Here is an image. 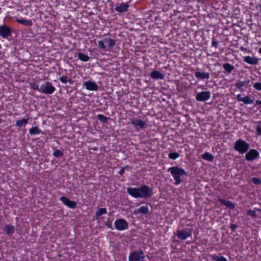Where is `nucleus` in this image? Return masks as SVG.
<instances>
[{
	"label": "nucleus",
	"instance_id": "f257e3e1",
	"mask_svg": "<svg viewBox=\"0 0 261 261\" xmlns=\"http://www.w3.org/2000/svg\"><path fill=\"white\" fill-rule=\"evenodd\" d=\"M153 189L149 186L143 185L139 188L128 187L126 189L127 193L135 198H148L153 195Z\"/></svg>",
	"mask_w": 261,
	"mask_h": 261
},
{
	"label": "nucleus",
	"instance_id": "f03ea898",
	"mask_svg": "<svg viewBox=\"0 0 261 261\" xmlns=\"http://www.w3.org/2000/svg\"><path fill=\"white\" fill-rule=\"evenodd\" d=\"M167 172L170 173L175 180L174 185H179L182 181L181 177L187 175V172L181 167L173 166L167 169Z\"/></svg>",
	"mask_w": 261,
	"mask_h": 261
},
{
	"label": "nucleus",
	"instance_id": "7ed1b4c3",
	"mask_svg": "<svg viewBox=\"0 0 261 261\" xmlns=\"http://www.w3.org/2000/svg\"><path fill=\"white\" fill-rule=\"evenodd\" d=\"M250 148V144L243 139H239L234 144V149L241 154L246 153Z\"/></svg>",
	"mask_w": 261,
	"mask_h": 261
},
{
	"label": "nucleus",
	"instance_id": "20e7f679",
	"mask_svg": "<svg viewBox=\"0 0 261 261\" xmlns=\"http://www.w3.org/2000/svg\"><path fill=\"white\" fill-rule=\"evenodd\" d=\"M145 255L141 249L131 251L128 256V261H144Z\"/></svg>",
	"mask_w": 261,
	"mask_h": 261
},
{
	"label": "nucleus",
	"instance_id": "39448f33",
	"mask_svg": "<svg viewBox=\"0 0 261 261\" xmlns=\"http://www.w3.org/2000/svg\"><path fill=\"white\" fill-rule=\"evenodd\" d=\"M56 91V88L49 82H46L42 84L39 89V92L44 94H52Z\"/></svg>",
	"mask_w": 261,
	"mask_h": 261
},
{
	"label": "nucleus",
	"instance_id": "423d86ee",
	"mask_svg": "<svg viewBox=\"0 0 261 261\" xmlns=\"http://www.w3.org/2000/svg\"><path fill=\"white\" fill-rule=\"evenodd\" d=\"M251 86V81L248 78H246L243 81L237 80L234 84L236 88L242 92H245L246 90V89Z\"/></svg>",
	"mask_w": 261,
	"mask_h": 261
},
{
	"label": "nucleus",
	"instance_id": "0eeeda50",
	"mask_svg": "<svg viewBox=\"0 0 261 261\" xmlns=\"http://www.w3.org/2000/svg\"><path fill=\"white\" fill-rule=\"evenodd\" d=\"M130 124L137 132L143 130L147 125L145 121L136 118L132 119Z\"/></svg>",
	"mask_w": 261,
	"mask_h": 261
},
{
	"label": "nucleus",
	"instance_id": "6e6552de",
	"mask_svg": "<svg viewBox=\"0 0 261 261\" xmlns=\"http://www.w3.org/2000/svg\"><path fill=\"white\" fill-rule=\"evenodd\" d=\"M115 228L118 231H123L128 228L129 224L122 218L116 219L114 222Z\"/></svg>",
	"mask_w": 261,
	"mask_h": 261
},
{
	"label": "nucleus",
	"instance_id": "1a4fd4ad",
	"mask_svg": "<svg viewBox=\"0 0 261 261\" xmlns=\"http://www.w3.org/2000/svg\"><path fill=\"white\" fill-rule=\"evenodd\" d=\"M192 231L191 229L185 228L176 231V236L180 240H186L192 236Z\"/></svg>",
	"mask_w": 261,
	"mask_h": 261
},
{
	"label": "nucleus",
	"instance_id": "9d476101",
	"mask_svg": "<svg viewBox=\"0 0 261 261\" xmlns=\"http://www.w3.org/2000/svg\"><path fill=\"white\" fill-rule=\"evenodd\" d=\"M12 30L8 25L3 24L0 25V36L4 39H7L12 35Z\"/></svg>",
	"mask_w": 261,
	"mask_h": 261
},
{
	"label": "nucleus",
	"instance_id": "9b49d317",
	"mask_svg": "<svg viewBox=\"0 0 261 261\" xmlns=\"http://www.w3.org/2000/svg\"><path fill=\"white\" fill-rule=\"evenodd\" d=\"M259 156V152L255 149H251L246 152L245 159L247 161L250 162L257 159Z\"/></svg>",
	"mask_w": 261,
	"mask_h": 261
},
{
	"label": "nucleus",
	"instance_id": "f8f14e48",
	"mask_svg": "<svg viewBox=\"0 0 261 261\" xmlns=\"http://www.w3.org/2000/svg\"><path fill=\"white\" fill-rule=\"evenodd\" d=\"M211 98L210 91H202L197 93L196 96V100L198 101H205Z\"/></svg>",
	"mask_w": 261,
	"mask_h": 261
},
{
	"label": "nucleus",
	"instance_id": "ddd939ff",
	"mask_svg": "<svg viewBox=\"0 0 261 261\" xmlns=\"http://www.w3.org/2000/svg\"><path fill=\"white\" fill-rule=\"evenodd\" d=\"M59 199L65 205L70 208L74 209L76 206L77 204L75 201L71 200L65 196H61Z\"/></svg>",
	"mask_w": 261,
	"mask_h": 261
},
{
	"label": "nucleus",
	"instance_id": "4468645a",
	"mask_svg": "<svg viewBox=\"0 0 261 261\" xmlns=\"http://www.w3.org/2000/svg\"><path fill=\"white\" fill-rule=\"evenodd\" d=\"M84 86L87 90L89 91H97L98 88L97 84L95 82L91 81H87L84 82Z\"/></svg>",
	"mask_w": 261,
	"mask_h": 261
},
{
	"label": "nucleus",
	"instance_id": "2eb2a0df",
	"mask_svg": "<svg viewBox=\"0 0 261 261\" xmlns=\"http://www.w3.org/2000/svg\"><path fill=\"white\" fill-rule=\"evenodd\" d=\"M218 201L223 205L226 206L230 210H233L235 208V204L229 200H226L224 199L221 198L219 196L217 197Z\"/></svg>",
	"mask_w": 261,
	"mask_h": 261
},
{
	"label": "nucleus",
	"instance_id": "dca6fc26",
	"mask_svg": "<svg viewBox=\"0 0 261 261\" xmlns=\"http://www.w3.org/2000/svg\"><path fill=\"white\" fill-rule=\"evenodd\" d=\"M129 7V5L127 3H122L119 5L117 6L115 10L117 12L121 13L127 12Z\"/></svg>",
	"mask_w": 261,
	"mask_h": 261
},
{
	"label": "nucleus",
	"instance_id": "f3484780",
	"mask_svg": "<svg viewBox=\"0 0 261 261\" xmlns=\"http://www.w3.org/2000/svg\"><path fill=\"white\" fill-rule=\"evenodd\" d=\"M4 230L7 236L12 237L14 233L15 228L14 226L11 224H7L4 227Z\"/></svg>",
	"mask_w": 261,
	"mask_h": 261
},
{
	"label": "nucleus",
	"instance_id": "a211bd4d",
	"mask_svg": "<svg viewBox=\"0 0 261 261\" xmlns=\"http://www.w3.org/2000/svg\"><path fill=\"white\" fill-rule=\"evenodd\" d=\"M135 214H138L139 213L143 215L149 214V209L148 204L145 206L140 207L139 208L136 209L134 211Z\"/></svg>",
	"mask_w": 261,
	"mask_h": 261
},
{
	"label": "nucleus",
	"instance_id": "6ab92c4d",
	"mask_svg": "<svg viewBox=\"0 0 261 261\" xmlns=\"http://www.w3.org/2000/svg\"><path fill=\"white\" fill-rule=\"evenodd\" d=\"M244 61L250 65H255L258 63V60L256 57H250L249 56H245L244 58Z\"/></svg>",
	"mask_w": 261,
	"mask_h": 261
},
{
	"label": "nucleus",
	"instance_id": "aec40b11",
	"mask_svg": "<svg viewBox=\"0 0 261 261\" xmlns=\"http://www.w3.org/2000/svg\"><path fill=\"white\" fill-rule=\"evenodd\" d=\"M150 76L154 80H162L164 78L165 75L158 70H154L150 72Z\"/></svg>",
	"mask_w": 261,
	"mask_h": 261
},
{
	"label": "nucleus",
	"instance_id": "412c9836",
	"mask_svg": "<svg viewBox=\"0 0 261 261\" xmlns=\"http://www.w3.org/2000/svg\"><path fill=\"white\" fill-rule=\"evenodd\" d=\"M15 21L24 26L31 27L33 24L32 20L23 19L22 18H17L15 20Z\"/></svg>",
	"mask_w": 261,
	"mask_h": 261
},
{
	"label": "nucleus",
	"instance_id": "4be33fe9",
	"mask_svg": "<svg viewBox=\"0 0 261 261\" xmlns=\"http://www.w3.org/2000/svg\"><path fill=\"white\" fill-rule=\"evenodd\" d=\"M195 76L198 79H208L210 78V73L205 72L196 71L195 73Z\"/></svg>",
	"mask_w": 261,
	"mask_h": 261
},
{
	"label": "nucleus",
	"instance_id": "5701e85b",
	"mask_svg": "<svg viewBox=\"0 0 261 261\" xmlns=\"http://www.w3.org/2000/svg\"><path fill=\"white\" fill-rule=\"evenodd\" d=\"M104 41L108 47L110 48H112L116 44L115 40L110 38H105Z\"/></svg>",
	"mask_w": 261,
	"mask_h": 261
},
{
	"label": "nucleus",
	"instance_id": "b1692460",
	"mask_svg": "<svg viewBox=\"0 0 261 261\" xmlns=\"http://www.w3.org/2000/svg\"><path fill=\"white\" fill-rule=\"evenodd\" d=\"M201 158L203 160L207 161L208 162H213L214 159V155L208 152H205L201 155Z\"/></svg>",
	"mask_w": 261,
	"mask_h": 261
},
{
	"label": "nucleus",
	"instance_id": "393cba45",
	"mask_svg": "<svg viewBox=\"0 0 261 261\" xmlns=\"http://www.w3.org/2000/svg\"><path fill=\"white\" fill-rule=\"evenodd\" d=\"M223 67L227 72L228 74L231 73L232 71L234 69V67L228 63H224L223 64Z\"/></svg>",
	"mask_w": 261,
	"mask_h": 261
},
{
	"label": "nucleus",
	"instance_id": "a878e982",
	"mask_svg": "<svg viewBox=\"0 0 261 261\" xmlns=\"http://www.w3.org/2000/svg\"><path fill=\"white\" fill-rule=\"evenodd\" d=\"M29 118H23L21 120H16V125L17 127H24L28 123Z\"/></svg>",
	"mask_w": 261,
	"mask_h": 261
},
{
	"label": "nucleus",
	"instance_id": "bb28decb",
	"mask_svg": "<svg viewBox=\"0 0 261 261\" xmlns=\"http://www.w3.org/2000/svg\"><path fill=\"white\" fill-rule=\"evenodd\" d=\"M41 133V130L37 126H33L29 129V133L31 135H39Z\"/></svg>",
	"mask_w": 261,
	"mask_h": 261
},
{
	"label": "nucleus",
	"instance_id": "cd10ccee",
	"mask_svg": "<svg viewBox=\"0 0 261 261\" xmlns=\"http://www.w3.org/2000/svg\"><path fill=\"white\" fill-rule=\"evenodd\" d=\"M107 214V210L106 208H100L95 213V217L96 219L102 215Z\"/></svg>",
	"mask_w": 261,
	"mask_h": 261
},
{
	"label": "nucleus",
	"instance_id": "c85d7f7f",
	"mask_svg": "<svg viewBox=\"0 0 261 261\" xmlns=\"http://www.w3.org/2000/svg\"><path fill=\"white\" fill-rule=\"evenodd\" d=\"M77 56L79 59L83 62H87L90 59V57L87 55H85L82 53H79Z\"/></svg>",
	"mask_w": 261,
	"mask_h": 261
},
{
	"label": "nucleus",
	"instance_id": "c756f323",
	"mask_svg": "<svg viewBox=\"0 0 261 261\" xmlns=\"http://www.w3.org/2000/svg\"><path fill=\"white\" fill-rule=\"evenodd\" d=\"M212 259L215 261H227V258L222 255L214 254L212 255Z\"/></svg>",
	"mask_w": 261,
	"mask_h": 261
},
{
	"label": "nucleus",
	"instance_id": "7c9ffc66",
	"mask_svg": "<svg viewBox=\"0 0 261 261\" xmlns=\"http://www.w3.org/2000/svg\"><path fill=\"white\" fill-rule=\"evenodd\" d=\"M132 169L131 166L128 165H125V166L122 167L121 169L119 171L118 173L120 176H122L125 172V170H127L130 171Z\"/></svg>",
	"mask_w": 261,
	"mask_h": 261
},
{
	"label": "nucleus",
	"instance_id": "2f4dec72",
	"mask_svg": "<svg viewBox=\"0 0 261 261\" xmlns=\"http://www.w3.org/2000/svg\"><path fill=\"white\" fill-rule=\"evenodd\" d=\"M97 118L100 122L103 123L107 122L108 119L107 117L102 114H98Z\"/></svg>",
	"mask_w": 261,
	"mask_h": 261
},
{
	"label": "nucleus",
	"instance_id": "473e14b6",
	"mask_svg": "<svg viewBox=\"0 0 261 261\" xmlns=\"http://www.w3.org/2000/svg\"><path fill=\"white\" fill-rule=\"evenodd\" d=\"M242 102L246 105H251L253 103V100L250 98L248 96H245L243 97Z\"/></svg>",
	"mask_w": 261,
	"mask_h": 261
},
{
	"label": "nucleus",
	"instance_id": "72a5a7b5",
	"mask_svg": "<svg viewBox=\"0 0 261 261\" xmlns=\"http://www.w3.org/2000/svg\"><path fill=\"white\" fill-rule=\"evenodd\" d=\"M168 157L170 159L175 160L179 157V154L176 152H170L168 154Z\"/></svg>",
	"mask_w": 261,
	"mask_h": 261
},
{
	"label": "nucleus",
	"instance_id": "f704fd0d",
	"mask_svg": "<svg viewBox=\"0 0 261 261\" xmlns=\"http://www.w3.org/2000/svg\"><path fill=\"white\" fill-rule=\"evenodd\" d=\"M98 46L99 49L106 50V45H105L104 39L98 41Z\"/></svg>",
	"mask_w": 261,
	"mask_h": 261
},
{
	"label": "nucleus",
	"instance_id": "c9c22d12",
	"mask_svg": "<svg viewBox=\"0 0 261 261\" xmlns=\"http://www.w3.org/2000/svg\"><path fill=\"white\" fill-rule=\"evenodd\" d=\"M53 155L56 158H59L63 155V152L60 150L56 149L53 152Z\"/></svg>",
	"mask_w": 261,
	"mask_h": 261
},
{
	"label": "nucleus",
	"instance_id": "e433bc0d",
	"mask_svg": "<svg viewBox=\"0 0 261 261\" xmlns=\"http://www.w3.org/2000/svg\"><path fill=\"white\" fill-rule=\"evenodd\" d=\"M30 86L31 89H33L34 90H36L39 92L40 88L39 87V85L37 82L31 83Z\"/></svg>",
	"mask_w": 261,
	"mask_h": 261
},
{
	"label": "nucleus",
	"instance_id": "4c0bfd02",
	"mask_svg": "<svg viewBox=\"0 0 261 261\" xmlns=\"http://www.w3.org/2000/svg\"><path fill=\"white\" fill-rule=\"evenodd\" d=\"M250 181L256 185L261 184V179L258 177H252L250 179Z\"/></svg>",
	"mask_w": 261,
	"mask_h": 261
},
{
	"label": "nucleus",
	"instance_id": "58836bf2",
	"mask_svg": "<svg viewBox=\"0 0 261 261\" xmlns=\"http://www.w3.org/2000/svg\"><path fill=\"white\" fill-rule=\"evenodd\" d=\"M247 214L253 218H255L257 217V214L255 211L252 210H248L247 212Z\"/></svg>",
	"mask_w": 261,
	"mask_h": 261
},
{
	"label": "nucleus",
	"instance_id": "ea45409f",
	"mask_svg": "<svg viewBox=\"0 0 261 261\" xmlns=\"http://www.w3.org/2000/svg\"><path fill=\"white\" fill-rule=\"evenodd\" d=\"M253 88L258 91H261V83L260 82H256L253 85Z\"/></svg>",
	"mask_w": 261,
	"mask_h": 261
},
{
	"label": "nucleus",
	"instance_id": "a19ab883",
	"mask_svg": "<svg viewBox=\"0 0 261 261\" xmlns=\"http://www.w3.org/2000/svg\"><path fill=\"white\" fill-rule=\"evenodd\" d=\"M68 79L67 76H62L60 77L59 80L62 83L66 84L68 82Z\"/></svg>",
	"mask_w": 261,
	"mask_h": 261
},
{
	"label": "nucleus",
	"instance_id": "79ce46f5",
	"mask_svg": "<svg viewBox=\"0 0 261 261\" xmlns=\"http://www.w3.org/2000/svg\"><path fill=\"white\" fill-rule=\"evenodd\" d=\"M238 227V225L236 224H231L230 225V229L231 232H234L236 230V229Z\"/></svg>",
	"mask_w": 261,
	"mask_h": 261
},
{
	"label": "nucleus",
	"instance_id": "37998d69",
	"mask_svg": "<svg viewBox=\"0 0 261 261\" xmlns=\"http://www.w3.org/2000/svg\"><path fill=\"white\" fill-rule=\"evenodd\" d=\"M212 46L215 48H217L218 46V42L217 41L216 39L214 38H212Z\"/></svg>",
	"mask_w": 261,
	"mask_h": 261
},
{
	"label": "nucleus",
	"instance_id": "c03bdc74",
	"mask_svg": "<svg viewBox=\"0 0 261 261\" xmlns=\"http://www.w3.org/2000/svg\"><path fill=\"white\" fill-rule=\"evenodd\" d=\"M256 130L257 132V134L259 136H261V127L259 126H257L256 127Z\"/></svg>",
	"mask_w": 261,
	"mask_h": 261
},
{
	"label": "nucleus",
	"instance_id": "a18cd8bd",
	"mask_svg": "<svg viewBox=\"0 0 261 261\" xmlns=\"http://www.w3.org/2000/svg\"><path fill=\"white\" fill-rule=\"evenodd\" d=\"M237 98L238 101H242L243 97L241 94H239L237 95Z\"/></svg>",
	"mask_w": 261,
	"mask_h": 261
},
{
	"label": "nucleus",
	"instance_id": "49530a36",
	"mask_svg": "<svg viewBox=\"0 0 261 261\" xmlns=\"http://www.w3.org/2000/svg\"><path fill=\"white\" fill-rule=\"evenodd\" d=\"M261 105V100H256L255 102V106H259Z\"/></svg>",
	"mask_w": 261,
	"mask_h": 261
},
{
	"label": "nucleus",
	"instance_id": "de8ad7c7",
	"mask_svg": "<svg viewBox=\"0 0 261 261\" xmlns=\"http://www.w3.org/2000/svg\"><path fill=\"white\" fill-rule=\"evenodd\" d=\"M68 82L70 84H72L73 83V81L71 78H70L69 79H68Z\"/></svg>",
	"mask_w": 261,
	"mask_h": 261
},
{
	"label": "nucleus",
	"instance_id": "09e8293b",
	"mask_svg": "<svg viewBox=\"0 0 261 261\" xmlns=\"http://www.w3.org/2000/svg\"><path fill=\"white\" fill-rule=\"evenodd\" d=\"M106 225L108 226V227L113 229L112 224L111 223L110 224L108 223L107 224H106Z\"/></svg>",
	"mask_w": 261,
	"mask_h": 261
},
{
	"label": "nucleus",
	"instance_id": "8fccbe9b",
	"mask_svg": "<svg viewBox=\"0 0 261 261\" xmlns=\"http://www.w3.org/2000/svg\"><path fill=\"white\" fill-rule=\"evenodd\" d=\"M240 49L242 51H244L246 49L245 48H244L243 46H241V48H240Z\"/></svg>",
	"mask_w": 261,
	"mask_h": 261
},
{
	"label": "nucleus",
	"instance_id": "3c124183",
	"mask_svg": "<svg viewBox=\"0 0 261 261\" xmlns=\"http://www.w3.org/2000/svg\"><path fill=\"white\" fill-rule=\"evenodd\" d=\"M258 53L261 54V47L259 48Z\"/></svg>",
	"mask_w": 261,
	"mask_h": 261
},
{
	"label": "nucleus",
	"instance_id": "603ef678",
	"mask_svg": "<svg viewBox=\"0 0 261 261\" xmlns=\"http://www.w3.org/2000/svg\"><path fill=\"white\" fill-rule=\"evenodd\" d=\"M259 8H260V12L261 13V5H259Z\"/></svg>",
	"mask_w": 261,
	"mask_h": 261
},
{
	"label": "nucleus",
	"instance_id": "864d4df0",
	"mask_svg": "<svg viewBox=\"0 0 261 261\" xmlns=\"http://www.w3.org/2000/svg\"><path fill=\"white\" fill-rule=\"evenodd\" d=\"M257 211H258V212H260V211H261V210H260V209H259V208H258V209H257Z\"/></svg>",
	"mask_w": 261,
	"mask_h": 261
},
{
	"label": "nucleus",
	"instance_id": "5fc2aeb1",
	"mask_svg": "<svg viewBox=\"0 0 261 261\" xmlns=\"http://www.w3.org/2000/svg\"><path fill=\"white\" fill-rule=\"evenodd\" d=\"M94 150H97V149H96V148H94Z\"/></svg>",
	"mask_w": 261,
	"mask_h": 261
},
{
	"label": "nucleus",
	"instance_id": "6e6d98bb",
	"mask_svg": "<svg viewBox=\"0 0 261 261\" xmlns=\"http://www.w3.org/2000/svg\"><path fill=\"white\" fill-rule=\"evenodd\" d=\"M187 243L188 244H190V242H188Z\"/></svg>",
	"mask_w": 261,
	"mask_h": 261
},
{
	"label": "nucleus",
	"instance_id": "4d7b16f0",
	"mask_svg": "<svg viewBox=\"0 0 261 261\" xmlns=\"http://www.w3.org/2000/svg\"><path fill=\"white\" fill-rule=\"evenodd\" d=\"M17 261H20V260H17Z\"/></svg>",
	"mask_w": 261,
	"mask_h": 261
}]
</instances>
